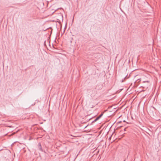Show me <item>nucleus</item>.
<instances>
[{"mask_svg":"<svg viewBox=\"0 0 161 161\" xmlns=\"http://www.w3.org/2000/svg\"><path fill=\"white\" fill-rule=\"evenodd\" d=\"M143 82H144V83H145V82L149 83V81L148 80H144L143 81Z\"/></svg>","mask_w":161,"mask_h":161,"instance_id":"nucleus-1","label":"nucleus"},{"mask_svg":"<svg viewBox=\"0 0 161 161\" xmlns=\"http://www.w3.org/2000/svg\"><path fill=\"white\" fill-rule=\"evenodd\" d=\"M99 119V118H98V117L95 119L93 122H96Z\"/></svg>","mask_w":161,"mask_h":161,"instance_id":"nucleus-2","label":"nucleus"},{"mask_svg":"<svg viewBox=\"0 0 161 161\" xmlns=\"http://www.w3.org/2000/svg\"><path fill=\"white\" fill-rule=\"evenodd\" d=\"M103 115V114H101L98 117V118H99V119Z\"/></svg>","mask_w":161,"mask_h":161,"instance_id":"nucleus-3","label":"nucleus"},{"mask_svg":"<svg viewBox=\"0 0 161 161\" xmlns=\"http://www.w3.org/2000/svg\"><path fill=\"white\" fill-rule=\"evenodd\" d=\"M39 145H40V150H41L42 149V148H41V146L40 143H39Z\"/></svg>","mask_w":161,"mask_h":161,"instance_id":"nucleus-4","label":"nucleus"},{"mask_svg":"<svg viewBox=\"0 0 161 161\" xmlns=\"http://www.w3.org/2000/svg\"><path fill=\"white\" fill-rule=\"evenodd\" d=\"M125 129H126V128H125V129H124V130H125Z\"/></svg>","mask_w":161,"mask_h":161,"instance_id":"nucleus-5","label":"nucleus"}]
</instances>
